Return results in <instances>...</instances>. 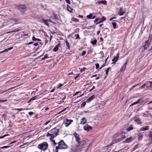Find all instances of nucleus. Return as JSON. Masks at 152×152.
<instances>
[{
  "mask_svg": "<svg viewBox=\"0 0 152 152\" xmlns=\"http://www.w3.org/2000/svg\"><path fill=\"white\" fill-rule=\"evenodd\" d=\"M125 12V11L123 10V8L121 7L120 8V10L119 11L118 14L120 16H122L123 15Z\"/></svg>",
  "mask_w": 152,
  "mask_h": 152,
  "instance_id": "ddd939ff",
  "label": "nucleus"
},
{
  "mask_svg": "<svg viewBox=\"0 0 152 152\" xmlns=\"http://www.w3.org/2000/svg\"><path fill=\"white\" fill-rule=\"evenodd\" d=\"M66 2L70 4H71V2L69 0H65Z\"/></svg>",
  "mask_w": 152,
  "mask_h": 152,
  "instance_id": "3c124183",
  "label": "nucleus"
},
{
  "mask_svg": "<svg viewBox=\"0 0 152 152\" xmlns=\"http://www.w3.org/2000/svg\"><path fill=\"white\" fill-rule=\"evenodd\" d=\"M58 149H56H56H55V151L54 152H58Z\"/></svg>",
  "mask_w": 152,
  "mask_h": 152,
  "instance_id": "774afa93",
  "label": "nucleus"
},
{
  "mask_svg": "<svg viewBox=\"0 0 152 152\" xmlns=\"http://www.w3.org/2000/svg\"><path fill=\"white\" fill-rule=\"evenodd\" d=\"M111 69V68L110 67H109L107 69L105 70V74L107 76L108 75V72Z\"/></svg>",
  "mask_w": 152,
  "mask_h": 152,
  "instance_id": "c756f323",
  "label": "nucleus"
},
{
  "mask_svg": "<svg viewBox=\"0 0 152 152\" xmlns=\"http://www.w3.org/2000/svg\"><path fill=\"white\" fill-rule=\"evenodd\" d=\"M13 48V47L8 48H7L6 49H4V50L0 52V54L3 53L4 52H6L7 51L10 50H11Z\"/></svg>",
  "mask_w": 152,
  "mask_h": 152,
  "instance_id": "6ab92c4d",
  "label": "nucleus"
},
{
  "mask_svg": "<svg viewBox=\"0 0 152 152\" xmlns=\"http://www.w3.org/2000/svg\"><path fill=\"white\" fill-rule=\"evenodd\" d=\"M86 69V68L85 67H83V68H81L80 70V72H82L85 71V70Z\"/></svg>",
  "mask_w": 152,
  "mask_h": 152,
  "instance_id": "79ce46f5",
  "label": "nucleus"
},
{
  "mask_svg": "<svg viewBox=\"0 0 152 152\" xmlns=\"http://www.w3.org/2000/svg\"><path fill=\"white\" fill-rule=\"evenodd\" d=\"M73 21L76 22H78L79 21V20L77 18H73Z\"/></svg>",
  "mask_w": 152,
  "mask_h": 152,
  "instance_id": "c03bdc74",
  "label": "nucleus"
},
{
  "mask_svg": "<svg viewBox=\"0 0 152 152\" xmlns=\"http://www.w3.org/2000/svg\"><path fill=\"white\" fill-rule=\"evenodd\" d=\"M51 140L52 141V142L53 143V145L54 146H55L56 145L57 143L55 142V140Z\"/></svg>",
  "mask_w": 152,
  "mask_h": 152,
  "instance_id": "a18cd8bd",
  "label": "nucleus"
},
{
  "mask_svg": "<svg viewBox=\"0 0 152 152\" xmlns=\"http://www.w3.org/2000/svg\"><path fill=\"white\" fill-rule=\"evenodd\" d=\"M87 123V121L86 118L85 117L81 119V121L80 123V124H84Z\"/></svg>",
  "mask_w": 152,
  "mask_h": 152,
  "instance_id": "aec40b11",
  "label": "nucleus"
},
{
  "mask_svg": "<svg viewBox=\"0 0 152 152\" xmlns=\"http://www.w3.org/2000/svg\"><path fill=\"white\" fill-rule=\"evenodd\" d=\"M10 146H5L1 147V148H9Z\"/></svg>",
  "mask_w": 152,
  "mask_h": 152,
  "instance_id": "49530a36",
  "label": "nucleus"
},
{
  "mask_svg": "<svg viewBox=\"0 0 152 152\" xmlns=\"http://www.w3.org/2000/svg\"><path fill=\"white\" fill-rule=\"evenodd\" d=\"M116 17H112V18H110V21H111L113 19H116Z\"/></svg>",
  "mask_w": 152,
  "mask_h": 152,
  "instance_id": "864d4df0",
  "label": "nucleus"
},
{
  "mask_svg": "<svg viewBox=\"0 0 152 152\" xmlns=\"http://www.w3.org/2000/svg\"><path fill=\"white\" fill-rule=\"evenodd\" d=\"M48 145L47 142H44L38 145V148L42 151L47 150L48 148Z\"/></svg>",
  "mask_w": 152,
  "mask_h": 152,
  "instance_id": "7ed1b4c3",
  "label": "nucleus"
},
{
  "mask_svg": "<svg viewBox=\"0 0 152 152\" xmlns=\"http://www.w3.org/2000/svg\"><path fill=\"white\" fill-rule=\"evenodd\" d=\"M17 110H18L20 111H21L22 110H24V109L23 108H19V109H16Z\"/></svg>",
  "mask_w": 152,
  "mask_h": 152,
  "instance_id": "5fc2aeb1",
  "label": "nucleus"
},
{
  "mask_svg": "<svg viewBox=\"0 0 152 152\" xmlns=\"http://www.w3.org/2000/svg\"><path fill=\"white\" fill-rule=\"evenodd\" d=\"M114 21H117V20H113V21L111 22V23L113 25V27L115 29L116 28V24L115 22H114Z\"/></svg>",
  "mask_w": 152,
  "mask_h": 152,
  "instance_id": "bb28decb",
  "label": "nucleus"
},
{
  "mask_svg": "<svg viewBox=\"0 0 152 152\" xmlns=\"http://www.w3.org/2000/svg\"><path fill=\"white\" fill-rule=\"evenodd\" d=\"M101 18H97L95 19V20H94V22L95 23H96L97 22H99V21H101Z\"/></svg>",
  "mask_w": 152,
  "mask_h": 152,
  "instance_id": "f704fd0d",
  "label": "nucleus"
},
{
  "mask_svg": "<svg viewBox=\"0 0 152 152\" xmlns=\"http://www.w3.org/2000/svg\"><path fill=\"white\" fill-rule=\"evenodd\" d=\"M38 45V44L37 43H35L34 44V45L35 46H37Z\"/></svg>",
  "mask_w": 152,
  "mask_h": 152,
  "instance_id": "338daca9",
  "label": "nucleus"
},
{
  "mask_svg": "<svg viewBox=\"0 0 152 152\" xmlns=\"http://www.w3.org/2000/svg\"><path fill=\"white\" fill-rule=\"evenodd\" d=\"M67 7L68 10L70 12H71V10H70L69 9H70L71 10H72V9H71V7L68 4H67Z\"/></svg>",
  "mask_w": 152,
  "mask_h": 152,
  "instance_id": "ea45409f",
  "label": "nucleus"
},
{
  "mask_svg": "<svg viewBox=\"0 0 152 152\" xmlns=\"http://www.w3.org/2000/svg\"><path fill=\"white\" fill-rule=\"evenodd\" d=\"M151 41V38L150 39V38H148V40L145 41V45H144V49L145 50L147 49V48L150 46V42Z\"/></svg>",
  "mask_w": 152,
  "mask_h": 152,
  "instance_id": "0eeeda50",
  "label": "nucleus"
},
{
  "mask_svg": "<svg viewBox=\"0 0 152 152\" xmlns=\"http://www.w3.org/2000/svg\"><path fill=\"white\" fill-rule=\"evenodd\" d=\"M10 135L9 134H5L3 136H1L0 137V139H1V138H3L4 137H6V136H9Z\"/></svg>",
  "mask_w": 152,
  "mask_h": 152,
  "instance_id": "37998d69",
  "label": "nucleus"
},
{
  "mask_svg": "<svg viewBox=\"0 0 152 152\" xmlns=\"http://www.w3.org/2000/svg\"><path fill=\"white\" fill-rule=\"evenodd\" d=\"M78 145L80 149L85 147L86 144V141L83 140H80L78 142Z\"/></svg>",
  "mask_w": 152,
  "mask_h": 152,
  "instance_id": "423d86ee",
  "label": "nucleus"
},
{
  "mask_svg": "<svg viewBox=\"0 0 152 152\" xmlns=\"http://www.w3.org/2000/svg\"><path fill=\"white\" fill-rule=\"evenodd\" d=\"M80 149L78 145H74L72 146L69 152H77Z\"/></svg>",
  "mask_w": 152,
  "mask_h": 152,
  "instance_id": "20e7f679",
  "label": "nucleus"
},
{
  "mask_svg": "<svg viewBox=\"0 0 152 152\" xmlns=\"http://www.w3.org/2000/svg\"><path fill=\"white\" fill-rule=\"evenodd\" d=\"M38 96L39 95H37L31 98L28 100V102L29 103L31 102L33 100H35L36 98H37L38 97Z\"/></svg>",
  "mask_w": 152,
  "mask_h": 152,
  "instance_id": "4be33fe9",
  "label": "nucleus"
},
{
  "mask_svg": "<svg viewBox=\"0 0 152 152\" xmlns=\"http://www.w3.org/2000/svg\"><path fill=\"white\" fill-rule=\"evenodd\" d=\"M7 100H1L0 99V102H6L7 101Z\"/></svg>",
  "mask_w": 152,
  "mask_h": 152,
  "instance_id": "6e6d98bb",
  "label": "nucleus"
},
{
  "mask_svg": "<svg viewBox=\"0 0 152 152\" xmlns=\"http://www.w3.org/2000/svg\"><path fill=\"white\" fill-rule=\"evenodd\" d=\"M68 148V146L64 142V140H61L58 143V146H56V149H66Z\"/></svg>",
  "mask_w": 152,
  "mask_h": 152,
  "instance_id": "f03ea898",
  "label": "nucleus"
},
{
  "mask_svg": "<svg viewBox=\"0 0 152 152\" xmlns=\"http://www.w3.org/2000/svg\"><path fill=\"white\" fill-rule=\"evenodd\" d=\"M134 120L135 122H136L138 124H142L141 120L139 118L134 117Z\"/></svg>",
  "mask_w": 152,
  "mask_h": 152,
  "instance_id": "9d476101",
  "label": "nucleus"
},
{
  "mask_svg": "<svg viewBox=\"0 0 152 152\" xmlns=\"http://www.w3.org/2000/svg\"><path fill=\"white\" fill-rule=\"evenodd\" d=\"M19 30H20L19 29H18V30H16V29H15V30L13 31L12 32H17Z\"/></svg>",
  "mask_w": 152,
  "mask_h": 152,
  "instance_id": "e2e57ef3",
  "label": "nucleus"
},
{
  "mask_svg": "<svg viewBox=\"0 0 152 152\" xmlns=\"http://www.w3.org/2000/svg\"><path fill=\"white\" fill-rule=\"evenodd\" d=\"M97 42V41L96 39H95L94 40L91 41V43L93 45H94L96 44Z\"/></svg>",
  "mask_w": 152,
  "mask_h": 152,
  "instance_id": "473e14b6",
  "label": "nucleus"
},
{
  "mask_svg": "<svg viewBox=\"0 0 152 152\" xmlns=\"http://www.w3.org/2000/svg\"><path fill=\"white\" fill-rule=\"evenodd\" d=\"M140 100H141L140 99H139L136 102H133L131 104V105L133 106V105H134L135 104H137L139 103V102H140Z\"/></svg>",
  "mask_w": 152,
  "mask_h": 152,
  "instance_id": "2f4dec72",
  "label": "nucleus"
},
{
  "mask_svg": "<svg viewBox=\"0 0 152 152\" xmlns=\"http://www.w3.org/2000/svg\"><path fill=\"white\" fill-rule=\"evenodd\" d=\"M93 14L90 13L89 15L86 16V17L89 19H94L96 18L95 15H93Z\"/></svg>",
  "mask_w": 152,
  "mask_h": 152,
  "instance_id": "2eb2a0df",
  "label": "nucleus"
},
{
  "mask_svg": "<svg viewBox=\"0 0 152 152\" xmlns=\"http://www.w3.org/2000/svg\"><path fill=\"white\" fill-rule=\"evenodd\" d=\"M50 121H48L46 122L44 124V125H47L50 122Z\"/></svg>",
  "mask_w": 152,
  "mask_h": 152,
  "instance_id": "13d9d810",
  "label": "nucleus"
},
{
  "mask_svg": "<svg viewBox=\"0 0 152 152\" xmlns=\"http://www.w3.org/2000/svg\"><path fill=\"white\" fill-rule=\"evenodd\" d=\"M37 38H36L34 36L32 37V40L34 41H37Z\"/></svg>",
  "mask_w": 152,
  "mask_h": 152,
  "instance_id": "8fccbe9b",
  "label": "nucleus"
},
{
  "mask_svg": "<svg viewBox=\"0 0 152 152\" xmlns=\"http://www.w3.org/2000/svg\"><path fill=\"white\" fill-rule=\"evenodd\" d=\"M152 103V100L151 101H150L147 104V105H149L150 104Z\"/></svg>",
  "mask_w": 152,
  "mask_h": 152,
  "instance_id": "69168bd1",
  "label": "nucleus"
},
{
  "mask_svg": "<svg viewBox=\"0 0 152 152\" xmlns=\"http://www.w3.org/2000/svg\"><path fill=\"white\" fill-rule=\"evenodd\" d=\"M149 82L151 83L149 85V86L150 87L152 88V81H149Z\"/></svg>",
  "mask_w": 152,
  "mask_h": 152,
  "instance_id": "4d7b16f0",
  "label": "nucleus"
},
{
  "mask_svg": "<svg viewBox=\"0 0 152 152\" xmlns=\"http://www.w3.org/2000/svg\"><path fill=\"white\" fill-rule=\"evenodd\" d=\"M137 135L138 136V139L141 140L142 139V134L141 133H139L137 134Z\"/></svg>",
  "mask_w": 152,
  "mask_h": 152,
  "instance_id": "7c9ffc66",
  "label": "nucleus"
},
{
  "mask_svg": "<svg viewBox=\"0 0 152 152\" xmlns=\"http://www.w3.org/2000/svg\"><path fill=\"white\" fill-rule=\"evenodd\" d=\"M73 135L75 138L77 142L80 140L79 137V135L78 134L75 132Z\"/></svg>",
  "mask_w": 152,
  "mask_h": 152,
  "instance_id": "f8f14e48",
  "label": "nucleus"
},
{
  "mask_svg": "<svg viewBox=\"0 0 152 152\" xmlns=\"http://www.w3.org/2000/svg\"><path fill=\"white\" fill-rule=\"evenodd\" d=\"M48 55L47 54H46L45 55V56L44 57H45V59L46 58H48Z\"/></svg>",
  "mask_w": 152,
  "mask_h": 152,
  "instance_id": "680f3d73",
  "label": "nucleus"
},
{
  "mask_svg": "<svg viewBox=\"0 0 152 152\" xmlns=\"http://www.w3.org/2000/svg\"><path fill=\"white\" fill-rule=\"evenodd\" d=\"M127 61H126L124 64V65L122 66L121 70H124L126 67V66L127 64Z\"/></svg>",
  "mask_w": 152,
  "mask_h": 152,
  "instance_id": "393cba45",
  "label": "nucleus"
},
{
  "mask_svg": "<svg viewBox=\"0 0 152 152\" xmlns=\"http://www.w3.org/2000/svg\"><path fill=\"white\" fill-rule=\"evenodd\" d=\"M63 84L60 83L59 85H57V88H60L63 86Z\"/></svg>",
  "mask_w": 152,
  "mask_h": 152,
  "instance_id": "a19ab883",
  "label": "nucleus"
},
{
  "mask_svg": "<svg viewBox=\"0 0 152 152\" xmlns=\"http://www.w3.org/2000/svg\"><path fill=\"white\" fill-rule=\"evenodd\" d=\"M86 102L85 101L83 102L81 104V107H84L86 105Z\"/></svg>",
  "mask_w": 152,
  "mask_h": 152,
  "instance_id": "4c0bfd02",
  "label": "nucleus"
},
{
  "mask_svg": "<svg viewBox=\"0 0 152 152\" xmlns=\"http://www.w3.org/2000/svg\"><path fill=\"white\" fill-rule=\"evenodd\" d=\"M80 92L79 91L76 92L73 95V96H74L75 95H76L77 94H78Z\"/></svg>",
  "mask_w": 152,
  "mask_h": 152,
  "instance_id": "bf43d9fd",
  "label": "nucleus"
},
{
  "mask_svg": "<svg viewBox=\"0 0 152 152\" xmlns=\"http://www.w3.org/2000/svg\"><path fill=\"white\" fill-rule=\"evenodd\" d=\"M75 37H76V39H80V37H79V35L78 34H75Z\"/></svg>",
  "mask_w": 152,
  "mask_h": 152,
  "instance_id": "58836bf2",
  "label": "nucleus"
},
{
  "mask_svg": "<svg viewBox=\"0 0 152 152\" xmlns=\"http://www.w3.org/2000/svg\"><path fill=\"white\" fill-rule=\"evenodd\" d=\"M102 19H101V21H99V22H98L97 23H96V25L98 24L99 23H102L103 21H104L106 20V18L104 16L102 17Z\"/></svg>",
  "mask_w": 152,
  "mask_h": 152,
  "instance_id": "c85d7f7f",
  "label": "nucleus"
},
{
  "mask_svg": "<svg viewBox=\"0 0 152 152\" xmlns=\"http://www.w3.org/2000/svg\"><path fill=\"white\" fill-rule=\"evenodd\" d=\"M97 3L99 4H102L104 5H106L107 4V1L105 0L101 1L96 2V4H97Z\"/></svg>",
  "mask_w": 152,
  "mask_h": 152,
  "instance_id": "5701e85b",
  "label": "nucleus"
},
{
  "mask_svg": "<svg viewBox=\"0 0 152 152\" xmlns=\"http://www.w3.org/2000/svg\"><path fill=\"white\" fill-rule=\"evenodd\" d=\"M117 137H118V138H117L116 140V141L117 142L121 141L122 140H123L124 139H125L126 137L124 135L122 134H121L120 135V134H118V136Z\"/></svg>",
  "mask_w": 152,
  "mask_h": 152,
  "instance_id": "6e6552de",
  "label": "nucleus"
},
{
  "mask_svg": "<svg viewBox=\"0 0 152 152\" xmlns=\"http://www.w3.org/2000/svg\"><path fill=\"white\" fill-rule=\"evenodd\" d=\"M17 9L21 12H25L27 10V7L25 5H20L17 6Z\"/></svg>",
  "mask_w": 152,
  "mask_h": 152,
  "instance_id": "39448f33",
  "label": "nucleus"
},
{
  "mask_svg": "<svg viewBox=\"0 0 152 152\" xmlns=\"http://www.w3.org/2000/svg\"><path fill=\"white\" fill-rule=\"evenodd\" d=\"M148 83H145L142 86H141L140 88H144L145 86H146L147 87H148Z\"/></svg>",
  "mask_w": 152,
  "mask_h": 152,
  "instance_id": "c9c22d12",
  "label": "nucleus"
},
{
  "mask_svg": "<svg viewBox=\"0 0 152 152\" xmlns=\"http://www.w3.org/2000/svg\"><path fill=\"white\" fill-rule=\"evenodd\" d=\"M58 132L59 129H58L54 128L48 132L46 136L48 137L50 136V139L51 140L58 135Z\"/></svg>",
  "mask_w": 152,
  "mask_h": 152,
  "instance_id": "f257e3e1",
  "label": "nucleus"
},
{
  "mask_svg": "<svg viewBox=\"0 0 152 152\" xmlns=\"http://www.w3.org/2000/svg\"><path fill=\"white\" fill-rule=\"evenodd\" d=\"M60 45V43H58L55 47L53 49V51L54 52H56L58 49V47H59Z\"/></svg>",
  "mask_w": 152,
  "mask_h": 152,
  "instance_id": "412c9836",
  "label": "nucleus"
},
{
  "mask_svg": "<svg viewBox=\"0 0 152 152\" xmlns=\"http://www.w3.org/2000/svg\"><path fill=\"white\" fill-rule=\"evenodd\" d=\"M134 127L132 125H131L126 128V130L128 131H129L133 129Z\"/></svg>",
  "mask_w": 152,
  "mask_h": 152,
  "instance_id": "b1692460",
  "label": "nucleus"
},
{
  "mask_svg": "<svg viewBox=\"0 0 152 152\" xmlns=\"http://www.w3.org/2000/svg\"><path fill=\"white\" fill-rule=\"evenodd\" d=\"M149 129V126H143L142 128H140L139 129L141 131H143L145 130H147Z\"/></svg>",
  "mask_w": 152,
  "mask_h": 152,
  "instance_id": "dca6fc26",
  "label": "nucleus"
},
{
  "mask_svg": "<svg viewBox=\"0 0 152 152\" xmlns=\"http://www.w3.org/2000/svg\"><path fill=\"white\" fill-rule=\"evenodd\" d=\"M119 53H117L116 54V56H115L112 59V61L114 63L116 62L118 59L119 57Z\"/></svg>",
  "mask_w": 152,
  "mask_h": 152,
  "instance_id": "4468645a",
  "label": "nucleus"
},
{
  "mask_svg": "<svg viewBox=\"0 0 152 152\" xmlns=\"http://www.w3.org/2000/svg\"><path fill=\"white\" fill-rule=\"evenodd\" d=\"M55 89V88H53V89H52V90H51L50 91V92L52 93V92H53L54 91Z\"/></svg>",
  "mask_w": 152,
  "mask_h": 152,
  "instance_id": "0e129e2a",
  "label": "nucleus"
},
{
  "mask_svg": "<svg viewBox=\"0 0 152 152\" xmlns=\"http://www.w3.org/2000/svg\"><path fill=\"white\" fill-rule=\"evenodd\" d=\"M86 52L85 51V50L83 51L82 52V54H81V56H84L86 54Z\"/></svg>",
  "mask_w": 152,
  "mask_h": 152,
  "instance_id": "09e8293b",
  "label": "nucleus"
},
{
  "mask_svg": "<svg viewBox=\"0 0 152 152\" xmlns=\"http://www.w3.org/2000/svg\"><path fill=\"white\" fill-rule=\"evenodd\" d=\"M132 141V137H130L127 139L125 140L124 141V142L125 143H129Z\"/></svg>",
  "mask_w": 152,
  "mask_h": 152,
  "instance_id": "a211bd4d",
  "label": "nucleus"
},
{
  "mask_svg": "<svg viewBox=\"0 0 152 152\" xmlns=\"http://www.w3.org/2000/svg\"><path fill=\"white\" fill-rule=\"evenodd\" d=\"M84 129L87 131H88L92 129V127L91 126L88 124H86L83 127Z\"/></svg>",
  "mask_w": 152,
  "mask_h": 152,
  "instance_id": "1a4fd4ad",
  "label": "nucleus"
},
{
  "mask_svg": "<svg viewBox=\"0 0 152 152\" xmlns=\"http://www.w3.org/2000/svg\"><path fill=\"white\" fill-rule=\"evenodd\" d=\"M42 23H44V24L46 26L49 27V24L47 20L46 19H42Z\"/></svg>",
  "mask_w": 152,
  "mask_h": 152,
  "instance_id": "a878e982",
  "label": "nucleus"
},
{
  "mask_svg": "<svg viewBox=\"0 0 152 152\" xmlns=\"http://www.w3.org/2000/svg\"><path fill=\"white\" fill-rule=\"evenodd\" d=\"M67 108H68V107H66V108H65V109H64V110H62V111H61V112H60L59 113H62V112H63L64 111H65V110H66V109Z\"/></svg>",
  "mask_w": 152,
  "mask_h": 152,
  "instance_id": "052dcab7",
  "label": "nucleus"
},
{
  "mask_svg": "<svg viewBox=\"0 0 152 152\" xmlns=\"http://www.w3.org/2000/svg\"><path fill=\"white\" fill-rule=\"evenodd\" d=\"M95 98V95H92L91 96H90L89 98L86 101L87 102H89L91 100H93Z\"/></svg>",
  "mask_w": 152,
  "mask_h": 152,
  "instance_id": "f3484780",
  "label": "nucleus"
},
{
  "mask_svg": "<svg viewBox=\"0 0 152 152\" xmlns=\"http://www.w3.org/2000/svg\"><path fill=\"white\" fill-rule=\"evenodd\" d=\"M65 42L66 44V46L68 48V49H69L70 46L69 43L67 41H66Z\"/></svg>",
  "mask_w": 152,
  "mask_h": 152,
  "instance_id": "72a5a7b5",
  "label": "nucleus"
},
{
  "mask_svg": "<svg viewBox=\"0 0 152 152\" xmlns=\"http://www.w3.org/2000/svg\"><path fill=\"white\" fill-rule=\"evenodd\" d=\"M148 136L151 139H152V131L148 134Z\"/></svg>",
  "mask_w": 152,
  "mask_h": 152,
  "instance_id": "e433bc0d",
  "label": "nucleus"
},
{
  "mask_svg": "<svg viewBox=\"0 0 152 152\" xmlns=\"http://www.w3.org/2000/svg\"><path fill=\"white\" fill-rule=\"evenodd\" d=\"M34 113L32 112H30L28 113V114L30 115H31L33 114Z\"/></svg>",
  "mask_w": 152,
  "mask_h": 152,
  "instance_id": "603ef678",
  "label": "nucleus"
},
{
  "mask_svg": "<svg viewBox=\"0 0 152 152\" xmlns=\"http://www.w3.org/2000/svg\"><path fill=\"white\" fill-rule=\"evenodd\" d=\"M73 121L72 120H70L66 119L64 123L65 124V126L66 127L68 126L70 124H71V122H72Z\"/></svg>",
  "mask_w": 152,
  "mask_h": 152,
  "instance_id": "9b49d317",
  "label": "nucleus"
},
{
  "mask_svg": "<svg viewBox=\"0 0 152 152\" xmlns=\"http://www.w3.org/2000/svg\"><path fill=\"white\" fill-rule=\"evenodd\" d=\"M14 87H11L10 88H9L8 89H7V90L5 91H0V94H2L5 92H7V91H10V90H12V89L14 88Z\"/></svg>",
  "mask_w": 152,
  "mask_h": 152,
  "instance_id": "cd10ccee",
  "label": "nucleus"
},
{
  "mask_svg": "<svg viewBox=\"0 0 152 152\" xmlns=\"http://www.w3.org/2000/svg\"><path fill=\"white\" fill-rule=\"evenodd\" d=\"M96 69H97L99 67V64L98 63H97L96 64Z\"/></svg>",
  "mask_w": 152,
  "mask_h": 152,
  "instance_id": "de8ad7c7",
  "label": "nucleus"
}]
</instances>
